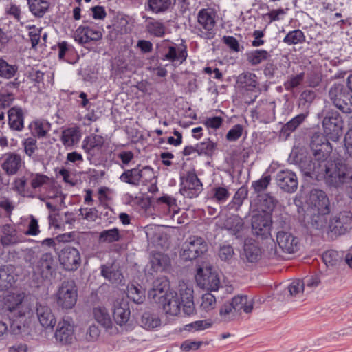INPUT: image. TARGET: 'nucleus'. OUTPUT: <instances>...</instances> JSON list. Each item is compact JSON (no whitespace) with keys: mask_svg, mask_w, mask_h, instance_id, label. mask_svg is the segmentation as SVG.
Wrapping results in <instances>:
<instances>
[{"mask_svg":"<svg viewBox=\"0 0 352 352\" xmlns=\"http://www.w3.org/2000/svg\"><path fill=\"white\" fill-rule=\"evenodd\" d=\"M352 229V212H340L333 215L328 223V234L338 236L345 234Z\"/></svg>","mask_w":352,"mask_h":352,"instance_id":"nucleus-8","label":"nucleus"},{"mask_svg":"<svg viewBox=\"0 0 352 352\" xmlns=\"http://www.w3.org/2000/svg\"><path fill=\"white\" fill-rule=\"evenodd\" d=\"M152 266L156 271L164 270L169 263V259L162 254L155 256L152 260Z\"/></svg>","mask_w":352,"mask_h":352,"instance_id":"nucleus-64","label":"nucleus"},{"mask_svg":"<svg viewBox=\"0 0 352 352\" xmlns=\"http://www.w3.org/2000/svg\"><path fill=\"white\" fill-rule=\"evenodd\" d=\"M322 166L321 179L329 186L339 187L352 178L351 168L344 163H332L327 159Z\"/></svg>","mask_w":352,"mask_h":352,"instance_id":"nucleus-1","label":"nucleus"},{"mask_svg":"<svg viewBox=\"0 0 352 352\" xmlns=\"http://www.w3.org/2000/svg\"><path fill=\"white\" fill-rule=\"evenodd\" d=\"M277 185L285 192H294L298 188V179L296 173L289 170L279 171L276 176Z\"/></svg>","mask_w":352,"mask_h":352,"instance_id":"nucleus-22","label":"nucleus"},{"mask_svg":"<svg viewBox=\"0 0 352 352\" xmlns=\"http://www.w3.org/2000/svg\"><path fill=\"white\" fill-rule=\"evenodd\" d=\"M56 262L52 253L43 254L33 267L34 273L43 279H51L56 270Z\"/></svg>","mask_w":352,"mask_h":352,"instance_id":"nucleus-15","label":"nucleus"},{"mask_svg":"<svg viewBox=\"0 0 352 352\" xmlns=\"http://www.w3.org/2000/svg\"><path fill=\"white\" fill-rule=\"evenodd\" d=\"M303 283L305 290L309 293L316 288L320 283V279L318 275L308 276L301 280Z\"/></svg>","mask_w":352,"mask_h":352,"instance_id":"nucleus-60","label":"nucleus"},{"mask_svg":"<svg viewBox=\"0 0 352 352\" xmlns=\"http://www.w3.org/2000/svg\"><path fill=\"white\" fill-rule=\"evenodd\" d=\"M329 212H306L308 224L316 230H322L327 226V215Z\"/></svg>","mask_w":352,"mask_h":352,"instance_id":"nucleus-35","label":"nucleus"},{"mask_svg":"<svg viewBox=\"0 0 352 352\" xmlns=\"http://www.w3.org/2000/svg\"><path fill=\"white\" fill-rule=\"evenodd\" d=\"M329 97L333 105L342 113H352V96L344 85L333 84L329 90Z\"/></svg>","mask_w":352,"mask_h":352,"instance_id":"nucleus-5","label":"nucleus"},{"mask_svg":"<svg viewBox=\"0 0 352 352\" xmlns=\"http://www.w3.org/2000/svg\"><path fill=\"white\" fill-rule=\"evenodd\" d=\"M247 60L252 65H258L270 57V54L265 50H255L246 53Z\"/></svg>","mask_w":352,"mask_h":352,"instance_id":"nucleus-46","label":"nucleus"},{"mask_svg":"<svg viewBox=\"0 0 352 352\" xmlns=\"http://www.w3.org/2000/svg\"><path fill=\"white\" fill-rule=\"evenodd\" d=\"M220 316L224 321L233 320L238 314L231 302L225 303L220 309Z\"/></svg>","mask_w":352,"mask_h":352,"instance_id":"nucleus-58","label":"nucleus"},{"mask_svg":"<svg viewBox=\"0 0 352 352\" xmlns=\"http://www.w3.org/2000/svg\"><path fill=\"white\" fill-rule=\"evenodd\" d=\"M322 127L327 137L333 142H337L342 134L343 119L338 111H328L323 118Z\"/></svg>","mask_w":352,"mask_h":352,"instance_id":"nucleus-6","label":"nucleus"},{"mask_svg":"<svg viewBox=\"0 0 352 352\" xmlns=\"http://www.w3.org/2000/svg\"><path fill=\"white\" fill-rule=\"evenodd\" d=\"M145 28L150 35L160 38L165 35L166 30L163 22L151 17L148 18Z\"/></svg>","mask_w":352,"mask_h":352,"instance_id":"nucleus-37","label":"nucleus"},{"mask_svg":"<svg viewBox=\"0 0 352 352\" xmlns=\"http://www.w3.org/2000/svg\"><path fill=\"white\" fill-rule=\"evenodd\" d=\"M180 302L183 306V311L186 315H191L195 311L193 300V289L186 285H180Z\"/></svg>","mask_w":352,"mask_h":352,"instance_id":"nucleus-26","label":"nucleus"},{"mask_svg":"<svg viewBox=\"0 0 352 352\" xmlns=\"http://www.w3.org/2000/svg\"><path fill=\"white\" fill-rule=\"evenodd\" d=\"M216 143L211 141L209 138L197 144V153L199 155L212 157L216 149Z\"/></svg>","mask_w":352,"mask_h":352,"instance_id":"nucleus-49","label":"nucleus"},{"mask_svg":"<svg viewBox=\"0 0 352 352\" xmlns=\"http://www.w3.org/2000/svg\"><path fill=\"white\" fill-rule=\"evenodd\" d=\"M23 164L22 157L15 152L6 153L0 158V166L8 176L16 175Z\"/></svg>","mask_w":352,"mask_h":352,"instance_id":"nucleus-16","label":"nucleus"},{"mask_svg":"<svg viewBox=\"0 0 352 352\" xmlns=\"http://www.w3.org/2000/svg\"><path fill=\"white\" fill-rule=\"evenodd\" d=\"M74 331L73 325L63 319L58 323L55 338L63 344H71L74 338Z\"/></svg>","mask_w":352,"mask_h":352,"instance_id":"nucleus-24","label":"nucleus"},{"mask_svg":"<svg viewBox=\"0 0 352 352\" xmlns=\"http://www.w3.org/2000/svg\"><path fill=\"white\" fill-rule=\"evenodd\" d=\"M127 296L137 304H141L145 300V294L140 285L133 284L129 285L127 287Z\"/></svg>","mask_w":352,"mask_h":352,"instance_id":"nucleus-51","label":"nucleus"},{"mask_svg":"<svg viewBox=\"0 0 352 352\" xmlns=\"http://www.w3.org/2000/svg\"><path fill=\"white\" fill-rule=\"evenodd\" d=\"M215 12L210 8H202L197 14V25L192 32L200 38L211 40L216 36Z\"/></svg>","mask_w":352,"mask_h":352,"instance_id":"nucleus-3","label":"nucleus"},{"mask_svg":"<svg viewBox=\"0 0 352 352\" xmlns=\"http://www.w3.org/2000/svg\"><path fill=\"white\" fill-rule=\"evenodd\" d=\"M248 195V187L246 186H242L235 192L232 201L228 204V209L238 211L244 200L247 199Z\"/></svg>","mask_w":352,"mask_h":352,"instance_id":"nucleus-43","label":"nucleus"},{"mask_svg":"<svg viewBox=\"0 0 352 352\" xmlns=\"http://www.w3.org/2000/svg\"><path fill=\"white\" fill-rule=\"evenodd\" d=\"M12 267L3 266L0 267V290H7L15 283Z\"/></svg>","mask_w":352,"mask_h":352,"instance_id":"nucleus-38","label":"nucleus"},{"mask_svg":"<svg viewBox=\"0 0 352 352\" xmlns=\"http://www.w3.org/2000/svg\"><path fill=\"white\" fill-rule=\"evenodd\" d=\"M23 296L21 294H12L5 298L3 309L8 311V315L10 318H20L30 312L29 307L23 303Z\"/></svg>","mask_w":352,"mask_h":352,"instance_id":"nucleus-10","label":"nucleus"},{"mask_svg":"<svg viewBox=\"0 0 352 352\" xmlns=\"http://www.w3.org/2000/svg\"><path fill=\"white\" fill-rule=\"evenodd\" d=\"M275 205V199L269 194L258 195L254 203L251 204V206L257 210L258 214L271 215Z\"/></svg>","mask_w":352,"mask_h":352,"instance_id":"nucleus-25","label":"nucleus"},{"mask_svg":"<svg viewBox=\"0 0 352 352\" xmlns=\"http://www.w3.org/2000/svg\"><path fill=\"white\" fill-rule=\"evenodd\" d=\"M101 275L112 283H118L122 278V275L119 270H116L112 267L107 265H102Z\"/></svg>","mask_w":352,"mask_h":352,"instance_id":"nucleus-52","label":"nucleus"},{"mask_svg":"<svg viewBox=\"0 0 352 352\" xmlns=\"http://www.w3.org/2000/svg\"><path fill=\"white\" fill-rule=\"evenodd\" d=\"M212 199L219 204L225 203L230 195L228 188L222 186L213 188L212 190Z\"/></svg>","mask_w":352,"mask_h":352,"instance_id":"nucleus-56","label":"nucleus"},{"mask_svg":"<svg viewBox=\"0 0 352 352\" xmlns=\"http://www.w3.org/2000/svg\"><path fill=\"white\" fill-rule=\"evenodd\" d=\"M36 315L40 324L45 328H53L56 324V318L52 309L41 302L36 304Z\"/></svg>","mask_w":352,"mask_h":352,"instance_id":"nucleus-27","label":"nucleus"},{"mask_svg":"<svg viewBox=\"0 0 352 352\" xmlns=\"http://www.w3.org/2000/svg\"><path fill=\"white\" fill-rule=\"evenodd\" d=\"M224 228L228 232L235 236L237 239L243 237L244 222L238 215H233L226 219L224 222Z\"/></svg>","mask_w":352,"mask_h":352,"instance_id":"nucleus-28","label":"nucleus"},{"mask_svg":"<svg viewBox=\"0 0 352 352\" xmlns=\"http://www.w3.org/2000/svg\"><path fill=\"white\" fill-rule=\"evenodd\" d=\"M305 78L304 72H301L297 75H292L289 76L288 80L284 83L286 90L291 91L293 89L299 86L303 81Z\"/></svg>","mask_w":352,"mask_h":352,"instance_id":"nucleus-61","label":"nucleus"},{"mask_svg":"<svg viewBox=\"0 0 352 352\" xmlns=\"http://www.w3.org/2000/svg\"><path fill=\"white\" fill-rule=\"evenodd\" d=\"M56 302L63 309H72L76 303L78 290L73 280H64L56 294Z\"/></svg>","mask_w":352,"mask_h":352,"instance_id":"nucleus-7","label":"nucleus"},{"mask_svg":"<svg viewBox=\"0 0 352 352\" xmlns=\"http://www.w3.org/2000/svg\"><path fill=\"white\" fill-rule=\"evenodd\" d=\"M168 289V280L165 277L158 278L153 282V288L148 292V298L157 303L160 296L169 293Z\"/></svg>","mask_w":352,"mask_h":352,"instance_id":"nucleus-33","label":"nucleus"},{"mask_svg":"<svg viewBox=\"0 0 352 352\" xmlns=\"http://www.w3.org/2000/svg\"><path fill=\"white\" fill-rule=\"evenodd\" d=\"M82 133L79 127L72 126L62 131L60 140L65 147H72L79 142Z\"/></svg>","mask_w":352,"mask_h":352,"instance_id":"nucleus-31","label":"nucleus"},{"mask_svg":"<svg viewBox=\"0 0 352 352\" xmlns=\"http://www.w3.org/2000/svg\"><path fill=\"white\" fill-rule=\"evenodd\" d=\"M161 320L157 316L146 312L142 316L141 326L146 329H151L159 327Z\"/></svg>","mask_w":352,"mask_h":352,"instance_id":"nucleus-54","label":"nucleus"},{"mask_svg":"<svg viewBox=\"0 0 352 352\" xmlns=\"http://www.w3.org/2000/svg\"><path fill=\"white\" fill-rule=\"evenodd\" d=\"M208 250V244L202 237L190 236L183 245L182 257L191 261L203 255Z\"/></svg>","mask_w":352,"mask_h":352,"instance_id":"nucleus-9","label":"nucleus"},{"mask_svg":"<svg viewBox=\"0 0 352 352\" xmlns=\"http://www.w3.org/2000/svg\"><path fill=\"white\" fill-rule=\"evenodd\" d=\"M122 239L120 230L117 228L104 230L100 232L98 241L100 243H111L118 242Z\"/></svg>","mask_w":352,"mask_h":352,"instance_id":"nucleus-48","label":"nucleus"},{"mask_svg":"<svg viewBox=\"0 0 352 352\" xmlns=\"http://www.w3.org/2000/svg\"><path fill=\"white\" fill-rule=\"evenodd\" d=\"M104 142V138L98 135H89L83 140L82 148L87 154V160H91L101 154Z\"/></svg>","mask_w":352,"mask_h":352,"instance_id":"nucleus-23","label":"nucleus"},{"mask_svg":"<svg viewBox=\"0 0 352 352\" xmlns=\"http://www.w3.org/2000/svg\"><path fill=\"white\" fill-rule=\"evenodd\" d=\"M271 182V177L269 175H263L258 180L252 183V187L255 192L258 193L265 190Z\"/></svg>","mask_w":352,"mask_h":352,"instance_id":"nucleus-62","label":"nucleus"},{"mask_svg":"<svg viewBox=\"0 0 352 352\" xmlns=\"http://www.w3.org/2000/svg\"><path fill=\"white\" fill-rule=\"evenodd\" d=\"M8 124L10 127L18 131H21L24 127V115L23 109L14 106L8 111Z\"/></svg>","mask_w":352,"mask_h":352,"instance_id":"nucleus-32","label":"nucleus"},{"mask_svg":"<svg viewBox=\"0 0 352 352\" xmlns=\"http://www.w3.org/2000/svg\"><path fill=\"white\" fill-rule=\"evenodd\" d=\"M30 11L36 17H43L50 7L47 0H28Z\"/></svg>","mask_w":352,"mask_h":352,"instance_id":"nucleus-39","label":"nucleus"},{"mask_svg":"<svg viewBox=\"0 0 352 352\" xmlns=\"http://www.w3.org/2000/svg\"><path fill=\"white\" fill-rule=\"evenodd\" d=\"M60 265L67 271H75L80 265L81 257L79 251L69 245H65L58 255Z\"/></svg>","mask_w":352,"mask_h":352,"instance_id":"nucleus-14","label":"nucleus"},{"mask_svg":"<svg viewBox=\"0 0 352 352\" xmlns=\"http://www.w3.org/2000/svg\"><path fill=\"white\" fill-rule=\"evenodd\" d=\"M175 0H148V7L153 13L160 14L168 10Z\"/></svg>","mask_w":352,"mask_h":352,"instance_id":"nucleus-47","label":"nucleus"},{"mask_svg":"<svg viewBox=\"0 0 352 352\" xmlns=\"http://www.w3.org/2000/svg\"><path fill=\"white\" fill-rule=\"evenodd\" d=\"M187 57L188 52L186 45H182L177 49L175 44L171 43L168 47L167 52L162 57V60H168L171 63L178 61L180 63H183L186 60Z\"/></svg>","mask_w":352,"mask_h":352,"instance_id":"nucleus-29","label":"nucleus"},{"mask_svg":"<svg viewBox=\"0 0 352 352\" xmlns=\"http://www.w3.org/2000/svg\"><path fill=\"white\" fill-rule=\"evenodd\" d=\"M102 37V31L94 26L80 25L74 32L75 41L82 45L91 41H98Z\"/></svg>","mask_w":352,"mask_h":352,"instance_id":"nucleus-18","label":"nucleus"},{"mask_svg":"<svg viewBox=\"0 0 352 352\" xmlns=\"http://www.w3.org/2000/svg\"><path fill=\"white\" fill-rule=\"evenodd\" d=\"M25 153L29 157H34L35 152L38 150L37 141L34 138H28L22 142Z\"/></svg>","mask_w":352,"mask_h":352,"instance_id":"nucleus-59","label":"nucleus"},{"mask_svg":"<svg viewBox=\"0 0 352 352\" xmlns=\"http://www.w3.org/2000/svg\"><path fill=\"white\" fill-rule=\"evenodd\" d=\"M283 41L289 45L302 43L305 41V36L301 30L297 29L289 31Z\"/></svg>","mask_w":352,"mask_h":352,"instance_id":"nucleus-53","label":"nucleus"},{"mask_svg":"<svg viewBox=\"0 0 352 352\" xmlns=\"http://www.w3.org/2000/svg\"><path fill=\"white\" fill-rule=\"evenodd\" d=\"M195 279L198 285L206 290L217 291L219 287L220 281L217 275L208 269L204 273L202 268H198Z\"/></svg>","mask_w":352,"mask_h":352,"instance_id":"nucleus-20","label":"nucleus"},{"mask_svg":"<svg viewBox=\"0 0 352 352\" xmlns=\"http://www.w3.org/2000/svg\"><path fill=\"white\" fill-rule=\"evenodd\" d=\"M19 66L8 63L3 58H0V78L10 80L18 74Z\"/></svg>","mask_w":352,"mask_h":352,"instance_id":"nucleus-41","label":"nucleus"},{"mask_svg":"<svg viewBox=\"0 0 352 352\" xmlns=\"http://www.w3.org/2000/svg\"><path fill=\"white\" fill-rule=\"evenodd\" d=\"M342 258V255L333 250L326 251L322 254V259L327 265H336Z\"/></svg>","mask_w":352,"mask_h":352,"instance_id":"nucleus-57","label":"nucleus"},{"mask_svg":"<svg viewBox=\"0 0 352 352\" xmlns=\"http://www.w3.org/2000/svg\"><path fill=\"white\" fill-rule=\"evenodd\" d=\"M261 256V251L255 244H245L242 258L249 263L258 261Z\"/></svg>","mask_w":352,"mask_h":352,"instance_id":"nucleus-45","label":"nucleus"},{"mask_svg":"<svg viewBox=\"0 0 352 352\" xmlns=\"http://www.w3.org/2000/svg\"><path fill=\"white\" fill-rule=\"evenodd\" d=\"M154 177L153 169L151 166L139 164L135 168L125 170L119 179L122 182L137 187L146 185Z\"/></svg>","mask_w":352,"mask_h":352,"instance_id":"nucleus-4","label":"nucleus"},{"mask_svg":"<svg viewBox=\"0 0 352 352\" xmlns=\"http://www.w3.org/2000/svg\"><path fill=\"white\" fill-rule=\"evenodd\" d=\"M28 175L30 186L33 189L41 188L50 181V177L44 174L29 173Z\"/></svg>","mask_w":352,"mask_h":352,"instance_id":"nucleus-55","label":"nucleus"},{"mask_svg":"<svg viewBox=\"0 0 352 352\" xmlns=\"http://www.w3.org/2000/svg\"><path fill=\"white\" fill-rule=\"evenodd\" d=\"M327 135L320 133H314L310 142L312 155L317 159L327 160L332 151V146L328 141Z\"/></svg>","mask_w":352,"mask_h":352,"instance_id":"nucleus-12","label":"nucleus"},{"mask_svg":"<svg viewBox=\"0 0 352 352\" xmlns=\"http://www.w3.org/2000/svg\"><path fill=\"white\" fill-rule=\"evenodd\" d=\"M238 82L250 91H253L258 86L256 75L250 72L241 74L238 77Z\"/></svg>","mask_w":352,"mask_h":352,"instance_id":"nucleus-44","label":"nucleus"},{"mask_svg":"<svg viewBox=\"0 0 352 352\" xmlns=\"http://www.w3.org/2000/svg\"><path fill=\"white\" fill-rule=\"evenodd\" d=\"M276 242L279 248L288 254L295 253L300 248V241L291 232L278 230L276 233Z\"/></svg>","mask_w":352,"mask_h":352,"instance_id":"nucleus-17","label":"nucleus"},{"mask_svg":"<svg viewBox=\"0 0 352 352\" xmlns=\"http://www.w3.org/2000/svg\"><path fill=\"white\" fill-rule=\"evenodd\" d=\"M202 190V184L195 172H188L185 177H182L179 192L184 197L195 198Z\"/></svg>","mask_w":352,"mask_h":352,"instance_id":"nucleus-13","label":"nucleus"},{"mask_svg":"<svg viewBox=\"0 0 352 352\" xmlns=\"http://www.w3.org/2000/svg\"><path fill=\"white\" fill-rule=\"evenodd\" d=\"M272 220L271 214H256L252 218V228L253 232L263 238L270 234Z\"/></svg>","mask_w":352,"mask_h":352,"instance_id":"nucleus-19","label":"nucleus"},{"mask_svg":"<svg viewBox=\"0 0 352 352\" xmlns=\"http://www.w3.org/2000/svg\"><path fill=\"white\" fill-rule=\"evenodd\" d=\"M216 306V298L210 294L206 293L202 296V302L201 304V308L206 311H210L214 309Z\"/></svg>","mask_w":352,"mask_h":352,"instance_id":"nucleus-63","label":"nucleus"},{"mask_svg":"<svg viewBox=\"0 0 352 352\" xmlns=\"http://www.w3.org/2000/svg\"><path fill=\"white\" fill-rule=\"evenodd\" d=\"M308 113H300L287 122L282 128V131L289 134L295 131L307 118Z\"/></svg>","mask_w":352,"mask_h":352,"instance_id":"nucleus-50","label":"nucleus"},{"mask_svg":"<svg viewBox=\"0 0 352 352\" xmlns=\"http://www.w3.org/2000/svg\"><path fill=\"white\" fill-rule=\"evenodd\" d=\"M30 129L34 137L43 138L50 131L51 124L45 120H36L30 123Z\"/></svg>","mask_w":352,"mask_h":352,"instance_id":"nucleus-36","label":"nucleus"},{"mask_svg":"<svg viewBox=\"0 0 352 352\" xmlns=\"http://www.w3.org/2000/svg\"><path fill=\"white\" fill-rule=\"evenodd\" d=\"M326 159H317L305 155L302 153L292 151L289 160L291 163L298 165L300 170L306 176L317 180L321 179L322 168Z\"/></svg>","mask_w":352,"mask_h":352,"instance_id":"nucleus-2","label":"nucleus"},{"mask_svg":"<svg viewBox=\"0 0 352 352\" xmlns=\"http://www.w3.org/2000/svg\"><path fill=\"white\" fill-rule=\"evenodd\" d=\"M237 314L243 311L246 314L252 312L254 307L252 299L248 300L246 295H238L232 298L230 302Z\"/></svg>","mask_w":352,"mask_h":352,"instance_id":"nucleus-34","label":"nucleus"},{"mask_svg":"<svg viewBox=\"0 0 352 352\" xmlns=\"http://www.w3.org/2000/svg\"><path fill=\"white\" fill-rule=\"evenodd\" d=\"M1 243L3 246H10L21 241L15 226L11 224L3 225L1 228Z\"/></svg>","mask_w":352,"mask_h":352,"instance_id":"nucleus-30","label":"nucleus"},{"mask_svg":"<svg viewBox=\"0 0 352 352\" xmlns=\"http://www.w3.org/2000/svg\"><path fill=\"white\" fill-rule=\"evenodd\" d=\"M94 316L96 320L106 329L112 327L111 316L105 307H98L94 309Z\"/></svg>","mask_w":352,"mask_h":352,"instance_id":"nucleus-42","label":"nucleus"},{"mask_svg":"<svg viewBox=\"0 0 352 352\" xmlns=\"http://www.w3.org/2000/svg\"><path fill=\"white\" fill-rule=\"evenodd\" d=\"M306 203V212H330L329 198L322 190H311Z\"/></svg>","mask_w":352,"mask_h":352,"instance_id":"nucleus-11","label":"nucleus"},{"mask_svg":"<svg viewBox=\"0 0 352 352\" xmlns=\"http://www.w3.org/2000/svg\"><path fill=\"white\" fill-rule=\"evenodd\" d=\"M130 310L127 304L123 303L115 305L113 316L116 322L122 326L126 323L129 319Z\"/></svg>","mask_w":352,"mask_h":352,"instance_id":"nucleus-40","label":"nucleus"},{"mask_svg":"<svg viewBox=\"0 0 352 352\" xmlns=\"http://www.w3.org/2000/svg\"><path fill=\"white\" fill-rule=\"evenodd\" d=\"M157 303L162 307L166 314L177 316L180 313L182 304L177 294L175 292L169 291L168 294L160 296Z\"/></svg>","mask_w":352,"mask_h":352,"instance_id":"nucleus-21","label":"nucleus"}]
</instances>
